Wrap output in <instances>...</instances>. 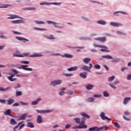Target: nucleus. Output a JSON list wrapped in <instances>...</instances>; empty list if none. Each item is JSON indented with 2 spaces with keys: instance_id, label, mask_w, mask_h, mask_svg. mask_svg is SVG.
Listing matches in <instances>:
<instances>
[{
  "instance_id": "20e7f679",
  "label": "nucleus",
  "mask_w": 131,
  "mask_h": 131,
  "mask_svg": "<svg viewBox=\"0 0 131 131\" xmlns=\"http://www.w3.org/2000/svg\"><path fill=\"white\" fill-rule=\"evenodd\" d=\"M27 67H28V65H23L20 66L19 68V69H23L24 70H26L27 71H32V70H33L32 68Z\"/></svg>"
},
{
  "instance_id": "7ed1b4c3",
  "label": "nucleus",
  "mask_w": 131,
  "mask_h": 131,
  "mask_svg": "<svg viewBox=\"0 0 131 131\" xmlns=\"http://www.w3.org/2000/svg\"><path fill=\"white\" fill-rule=\"evenodd\" d=\"M93 68V64L92 63H90L89 64V67L88 66H83L82 67V69L83 70H85V71H88L89 72H91V69Z\"/></svg>"
},
{
  "instance_id": "aec40b11",
  "label": "nucleus",
  "mask_w": 131,
  "mask_h": 131,
  "mask_svg": "<svg viewBox=\"0 0 131 131\" xmlns=\"http://www.w3.org/2000/svg\"><path fill=\"white\" fill-rule=\"evenodd\" d=\"M11 112H12V111L10 109L7 110L5 112L4 114L5 115H9V116H13L11 114Z\"/></svg>"
},
{
  "instance_id": "4468645a",
  "label": "nucleus",
  "mask_w": 131,
  "mask_h": 131,
  "mask_svg": "<svg viewBox=\"0 0 131 131\" xmlns=\"http://www.w3.org/2000/svg\"><path fill=\"white\" fill-rule=\"evenodd\" d=\"M79 76H80V77H82V78L85 79L86 78V77H88V73L86 72L80 73L79 74Z\"/></svg>"
},
{
  "instance_id": "bb28decb",
  "label": "nucleus",
  "mask_w": 131,
  "mask_h": 131,
  "mask_svg": "<svg viewBox=\"0 0 131 131\" xmlns=\"http://www.w3.org/2000/svg\"><path fill=\"white\" fill-rule=\"evenodd\" d=\"M85 88L86 90H92V89L94 88V85L88 84L85 86Z\"/></svg>"
},
{
  "instance_id": "a211bd4d",
  "label": "nucleus",
  "mask_w": 131,
  "mask_h": 131,
  "mask_svg": "<svg viewBox=\"0 0 131 131\" xmlns=\"http://www.w3.org/2000/svg\"><path fill=\"white\" fill-rule=\"evenodd\" d=\"M96 40H99V41H102V42H105L106 40V38L105 37H99L95 38Z\"/></svg>"
},
{
  "instance_id": "0e129e2a",
  "label": "nucleus",
  "mask_w": 131,
  "mask_h": 131,
  "mask_svg": "<svg viewBox=\"0 0 131 131\" xmlns=\"http://www.w3.org/2000/svg\"><path fill=\"white\" fill-rule=\"evenodd\" d=\"M65 76H73L72 74H64Z\"/></svg>"
},
{
  "instance_id": "6e6552de",
  "label": "nucleus",
  "mask_w": 131,
  "mask_h": 131,
  "mask_svg": "<svg viewBox=\"0 0 131 131\" xmlns=\"http://www.w3.org/2000/svg\"><path fill=\"white\" fill-rule=\"evenodd\" d=\"M110 25L114 27H119V26H122V25L119 23L111 22Z\"/></svg>"
},
{
  "instance_id": "37998d69",
  "label": "nucleus",
  "mask_w": 131,
  "mask_h": 131,
  "mask_svg": "<svg viewBox=\"0 0 131 131\" xmlns=\"http://www.w3.org/2000/svg\"><path fill=\"white\" fill-rule=\"evenodd\" d=\"M36 24H45V22L40 20H35Z\"/></svg>"
},
{
  "instance_id": "680f3d73",
  "label": "nucleus",
  "mask_w": 131,
  "mask_h": 131,
  "mask_svg": "<svg viewBox=\"0 0 131 131\" xmlns=\"http://www.w3.org/2000/svg\"><path fill=\"white\" fill-rule=\"evenodd\" d=\"M13 72H14L15 73V74H18V73H19V72H18V71L13 69L12 70Z\"/></svg>"
},
{
  "instance_id": "a18cd8bd",
  "label": "nucleus",
  "mask_w": 131,
  "mask_h": 131,
  "mask_svg": "<svg viewBox=\"0 0 131 131\" xmlns=\"http://www.w3.org/2000/svg\"><path fill=\"white\" fill-rule=\"evenodd\" d=\"M117 34H119V35H125V34L124 33H123L122 32L120 31H118L117 32Z\"/></svg>"
},
{
  "instance_id": "de8ad7c7",
  "label": "nucleus",
  "mask_w": 131,
  "mask_h": 131,
  "mask_svg": "<svg viewBox=\"0 0 131 131\" xmlns=\"http://www.w3.org/2000/svg\"><path fill=\"white\" fill-rule=\"evenodd\" d=\"M103 96L104 97H109V93L107 91H104L103 92Z\"/></svg>"
},
{
  "instance_id": "09e8293b",
  "label": "nucleus",
  "mask_w": 131,
  "mask_h": 131,
  "mask_svg": "<svg viewBox=\"0 0 131 131\" xmlns=\"http://www.w3.org/2000/svg\"><path fill=\"white\" fill-rule=\"evenodd\" d=\"M114 125H115V126H116V127H118V128H120V125H119V124H118V123H113Z\"/></svg>"
},
{
  "instance_id": "4c0bfd02",
  "label": "nucleus",
  "mask_w": 131,
  "mask_h": 131,
  "mask_svg": "<svg viewBox=\"0 0 131 131\" xmlns=\"http://www.w3.org/2000/svg\"><path fill=\"white\" fill-rule=\"evenodd\" d=\"M84 123H85V119H84V118H82V121L80 123V126H81V125H84Z\"/></svg>"
},
{
  "instance_id": "4d7b16f0",
  "label": "nucleus",
  "mask_w": 131,
  "mask_h": 131,
  "mask_svg": "<svg viewBox=\"0 0 131 131\" xmlns=\"http://www.w3.org/2000/svg\"><path fill=\"white\" fill-rule=\"evenodd\" d=\"M17 106H19V103L18 102L15 103L12 105V107H17Z\"/></svg>"
},
{
  "instance_id": "9b49d317",
  "label": "nucleus",
  "mask_w": 131,
  "mask_h": 131,
  "mask_svg": "<svg viewBox=\"0 0 131 131\" xmlns=\"http://www.w3.org/2000/svg\"><path fill=\"white\" fill-rule=\"evenodd\" d=\"M88 127V126L86 125H82L81 126H75L72 127V128L74 129H76L77 128H86Z\"/></svg>"
},
{
  "instance_id": "412c9836",
  "label": "nucleus",
  "mask_w": 131,
  "mask_h": 131,
  "mask_svg": "<svg viewBox=\"0 0 131 131\" xmlns=\"http://www.w3.org/2000/svg\"><path fill=\"white\" fill-rule=\"evenodd\" d=\"M91 59L90 58H85L83 59V62H84V63H85V64H89V63L91 62Z\"/></svg>"
},
{
  "instance_id": "72a5a7b5",
  "label": "nucleus",
  "mask_w": 131,
  "mask_h": 131,
  "mask_svg": "<svg viewBox=\"0 0 131 131\" xmlns=\"http://www.w3.org/2000/svg\"><path fill=\"white\" fill-rule=\"evenodd\" d=\"M40 6H51V3H48V2H43V3H40Z\"/></svg>"
},
{
  "instance_id": "0eeeda50",
  "label": "nucleus",
  "mask_w": 131,
  "mask_h": 131,
  "mask_svg": "<svg viewBox=\"0 0 131 131\" xmlns=\"http://www.w3.org/2000/svg\"><path fill=\"white\" fill-rule=\"evenodd\" d=\"M53 111V110H36V112L38 113L42 114V113H50Z\"/></svg>"
},
{
  "instance_id": "1a4fd4ad",
  "label": "nucleus",
  "mask_w": 131,
  "mask_h": 131,
  "mask_svg": "<svg viewBox=\"0 0 131 131\" xmlns=\"http://www.w3.org/2000/svg\"><path fill=\"white\" fill-rule=\"evenodd\" d=\"M11 23L13 24H21V23H25V21L22 19H18L16 20H12L11 21Z\"/></svg>"
},
{
  "instance_id": "dca6fc26",
  "label": "nucleus",
  "mask_w": 131,
  "mask_h": 131,
  "mask_svg": "<svg viewBox=\"0 0 131 131\" xmlns=\"http://www.w3.org/2000/svg\"><path fill=\"white\" fill-rule=\"evenodd\" d=\"M27 116V114H24L19 117L18 120H25V119H26Z\"/></svg>"
},
{
  "instance_id": "603ef678",
  "label": "nucleus",
  "mask_w": 131,
  "mask_h": 131,
  "mask_svg": "<svg viewBox=\"0 0 131 131\" xmlns=\"http://www.w3.org/2000/svg\"><path fill=\"white\" fill-rule=\"evenodd\" d=\"M94 98H101L102 97V95H99V94H95L94 95Z\"/></svg>"
},
{
  "instance_id": "393cba45",
  "label": "nucleus",
  "mask_w": 131,
  "mask_h": 131,
  "mask_svg": "<svg viewBox=\"0 0 131 131\" xmlns=\"http://www.w3.org/2000/svg\"><path fill=\"white\" fill-rule=\"evenodd\" d=\"M60 91H61V92L59 93V95L60 96H63L64 94H65V92H64V91H66V88H61L60 89Z\"/></svg>"
},
{
  "instance_id": "4be33fe9",
  "label": "nucleus",
  "mask_w": 131,
  "mask_h": 131,
  "mask_svg": "<svg viewBox=\"0 0 131 131\" xmlns=\"http://www.w3.org/2000/svg\"><path fill=\"white\" fill-rule=\"evenodd\" d=\"M78 69V67H73L70 68L68 69V71H75V70H77Z\"/></svg>"
},
{
  "instance_id": "8fccbe9b",
  "label": "nucleus",
  "mask_w": 131,
  "mask_h": 131,
  "mask_svg": "<svg viewBox=\"0 0 131 131\" xmlns=\"http://www.w3.org/2000/svg\"><path fill=\"white\" fill-rule=\"evenodd\" d=\"M123 118L125 119V120H126L127 121H130V118L128 117H125V116H123Z\"/></svg>"
},
{
  "instance_id": "cd10ccee",
  "label": "nucleus",
  "mask_w": 131,
  "mask_h": 131,
  "mask_svg": "<svg viewBox=\"0 0 131 131\" xmlns=\"http://www.w3.org/2000/svg\"><path fill=\"white\" fill-rule=\"evenodd\" d=\"M27 126H28V127H30L31 128H33V127H34V125H33V123L32 122H28Z\"/></svg>"
},
{
  "instance_id": "5fc2aeb1",
  "label": "nucleus",
  "mask_w": 131,
  "mask_h": 131,
  "mask_svg": "<svg viewBox=\"0 0 131 131\" xmlns=\"http://www.w3.org/2000/svg\"><path fill=\"white\" fill-rule=\"evenodd\" d=\"M6 102H7V101L6 100L0 99V102L2 103L3 104H6Z\"/></svg>"
},
{
  "instance_id": "39448f33",
  "label": "nucleus",
  "mask_w": 131,
  "mask_h": 131,
  "mask_svg": "<svg viewBox=\"0 0 131 131\" xmlns=\"http://www.w3.org/2000/svg\"><path fill=\"white\" fill-rule=\"evenodd\" d=\"M9 17H7V19H23L22 17L15 14H10L9 15Z\"/></svg>"
},
{
  "instance_id": "2f4dec72",
  "label": "nucleus",
  "mask_w": 131,
  "mask_h": 131,
  "mask_svg": "<svg viewBox=\"0 0 131 131\" xmlns=\"http://www.w3.org/2000/svg\"><path fill=\"white\" fill-rule=\"evenodd\" d=\"M102 58H104L105 59H113V57L109 55H103L102 56Z\"/></svg>"
},
{
  "instance_id": "f8f14e48",
  "label": "nucleus",
  "mask_w": 131,
  "mask_h": 131,
  "mask_svg": "<svg viewBox=\"0 0 131 131\" xmlns=\"http://www.w3.org/2000/svg\"><path fill=\"white\" fill-rule=\"evenodd\" d=\"M15 38L16 39H18V40L23 41L24 42H26V41H29V40L22 37H16Z\"/></svg>"
},
{
  "instance_id": "2eb2a0df",
  "label": "nucleus",
  "mask_w": 131,
  "mask_h": 131,
  "mask_svg": "<svg viewBox=\"0 0 131 131\" xmlns=\"http://www.w3.org/2000/svg\"><path fill=\"white\" fill-rule=\"evenodd\" d=\"M40 101H41V98H39L38 99H37V100L32 101L31 102V104L32 105H37L38 103H39V102H40Z\"/></svg>"
},
{
  "instance_id": "49530a36",
  "label": "nucleus",
  "mask_w": 131,
  "mask_h": 131,
  "mask_svg": "<svg viewBox=\"0 0 131 131\" xmlns=\"http://www.w3.org/2000/svg\"><path fill=\"white\" fill-rule=\"evenodd\" d=\"M94 68L95 69H101V66H100L99 64H95L94 66Z\"/></svg>"
},
{
  "instance_id": "774afa93",
  "label": "nucleus",
  "mask_w": 131,
  "mask_h": 131,
  "mask_svg": "<svg viewBox=\"0 0 131 131\" xmlns=\"http://www.w3.org/2000/svg\"><path fill=\"white\" fill-rule=\"evenodd\" d=\"M13 32L14 33V34H22V33L15 31H13Z\"/></svg>"
},
{
  "instance_id": "13d9d810",
  "label": "nucleus",
  "mask_w": 131,
  "mask_h": 131,
  "mask_svg": "<svg viewBox=\"0 0 131 131\" xmlns=\"http://www.w3.org/2000/svg\"><path fill=\"white\" fill-rule=\"evenodd\" d=\"M126 69H127V67H123L121 68V71H122V72H123V71L126 70Z\"/></svg>"
},
{
  "instance_id": "79ce46f5",
  "label": "nucleus",
  "mask_w": 131,
  "mask_h": 131,
  "mask_svg": "<svg viewBox=\"0 0 131 131\" xmlns=\"http://www.w3.org/2000/svg\"><path fill=\"white\" fill-rule=\"evenodd\" d=\"M114 78H115V76H113L112 77L108 78V81H113L114 80Z\"/></svg>"
},
{
  "instance_id": "c03bdc74",
  "label": "nucleus",
  "mask_w": 131,
  "mask_h": 131,
  "mask_svg": "<svg viewBox=\"0 0 131 131\" xmlns=\"http://www.w3.org/2000/svg\"><path fill=\"white\" fill-rule=\"evenodd\" d=\"M118 13H121L122 14H123L124 15H126V13L124 12H120V11H117L114 13V15L116 16V14H118Z\"/></svg>"
},
{
  "instance_id": "b1692460",
  "label": "nucleus",
  "mask_w": 131,
  "mask_h": 131,
  "mask_svg": "<svg viewBox=\"0 0 131 131\" xmlns=\"http://www.w3.org/2000/svg\"><path fill=\"white\" fill-rule=\"evenodd\" d=\"M81 115L83 116V117H85V118H87V119H90L91 118V116H89V115L85 114V113H82L81 114Z\"/></svg>"
},
{
  "instance_id": "69168bd1",
  "label": "nucleus",
  "mask_w": 131,
  "mask_h": 131,
  "mask_svg": "<svg viewBox=\"0 0 131 131\" xmlns=\"http://www.w3.org/2000/svg\"><path fill=\"white\" fill-rule=\"evenodd\" d=\"M127 79L128 80H130V79H131V75L129 74V75H127Z\"/></svg>"
},
{
  "instance_id": "bf43d9fd",
  "label": "nucleus",
  "mask_w": 131,
  "mask_h": 131,
  "mask_svg": "<svg viewBox=\"0 0 131 131\" xmlns=\"http://www.w3.org/2000/svg\"><path fill=\"white\" fill-rule=\"evenodd\" d=\"M0 38H2L3 39H7V37L6 36H5V35H0Z\"/></svg>"
},
{
  "instance_id": "e433bc0d",
  "label": "nucleus",
  "mask_w": 131,
  "mask_h": 131,
  "mask_svg": "<svg viewBox=\"0 0 131 131\" xmlns=\"http://www.w3.org/2000/svg\"><path fill=\"white\" fill-rule=\"evenodd\" d=\"M8 79L10 80V81H16L17 80V79L12 78V77L8 76Z\"/></svg>"
},
{
  "instance_id": "ea45409f",
  "label": "nucleus",
  "mask_w": 131,
  "mask_h": 131,
  "mask_svg": "<svg viewBox=\"0 0 131 131\" xmlns=\"http://www.w3.org/2000/svg\"><path fill=\"white\" fill-rule=\"evenodd\" d=\"M19 96H22V92L16 91V97H19Z\"/></svg>"
},
{
  "instance_id": "473e14b6",
  "label": "nucleus",
  "mask_w": 131,
  "mask_h": 131,
  "mask_svg": "<svg viewBox=\"0 0 131 131\" xmlns=\"http://www.w3.org/2000/svg\"><path fill=\"white\" fill-rule=\"evenodd\" d=\"M10 123L12 125H15V124H17V122H16V121H15V119H11L10 120Z\"/></svg>"
},
{
  "instance_id": "7c9ffc66",
  "label": "nucleus",
  "mask_w": 131,
  "mask_h": 131,
  "mask_svg": "<svg viewBox=\"0 0 131 131\" xmlns=\"http://www.w3.org/2000/svg\"><path fill=\"white\" fill-rule=\"evenodd\" d=\"M97 23L98 24H100L101 25H106V21H104V20H98L97 21Z\"/></svg>"
},
{
  "instance_id": "052dcab7",
  "label": "nucleus",
  "mask_w": 131,
  "mask_h": 131,
  "mask_svg": "<svg viewBox=\"0 0 131 131\" xmlns=\"http://www.w3.org/2000/svg\"><path fill=\"white\" fill-rule=\"evenodd\" d=\"M25 124H21V125L19 126L18 129H21V128H23V127H25Z\"/></svg>"
},
{
  "instance_id": "338daca9",
  "label": "nucleus",
  "mask_w": 131,
  "mask_h": 131,
  "mask_svg": "<svg viewBox=\"0 0 131 131\" xmlns=\"http://www.w3.org/2000/svg\"><path fill=\"white\" fill-rule=\"evenodd\" d=\"M67 93L68 95H73V91H68Z\"/></svg>"
},
{
  "instance_id": "f704fd0d",
  "label": "nucleus",
  "mask_w": 131,
  "mask_h": 131,
  "mask_svg": "<svg viewBox=\"0 0 131 131\" xmlns=\"http://www.w3.org/2000/svg\"><path fill=\"white\" fill-rule=\"evenodd\" d=\"M87 102H89L91 103V102H94L95 101V98L94 97H90L86 100Z\"/></svg>"
},
{
  "instance_id": "e2e57ef3",
  "label": "nucleus",
  "mask_w": 131,
  "mask_h": 131,
  "mask_svg": "<svg viewBox=\"0 0 131 131\" xmlns=\"http://www.w3.org/2000/svg\"><path fill=\"white\" fill-rule=\"evenodd\" d=\"M109 85H110V86H111V88H112L114 90H115V89H116V87L115 86L113 85V84H110Z\"/></svg>"
},
{
  "instance_id": "864d4df0",
  "label": "nucleus",
  "mask_w": 131,
  "mask_h": 131,
  "mask_svg": "<svg viewBox=\"0 0 131 131\" xmlns=\"http://www.w3.org/2000/svg\"><path fill=\"white\" fill-rule=\"evenodd\" d=\"M124 114H125V115L128 116L130 115V113H129V112H128V111H126L124 112Z\"/></svg>"
},
{
  "instance_id": "c756f323",
  "label": "nucleus",
  "mask_w": 131,
  "mask_h": 131,
  "mask_svg": "<svg viewBox=\"0 0 131 131\" xmlns=\"http://www.w3.org/2000/svg\"><path fill=\"white\" fill-rule=\"evenodd\" d=\"M45 37L48 38V39H56V38L54 37L52 35H50L49 36H44Z\"/></svg>"
},
{
  "instance_id": "f257e3e1",
  "label": "nucleus",
  "mask_w": 131,
  "mask_h": 131,
  "mask_svg": "<svg viewBox=\"0 0 131 131\" xmlns=\"http://www.w3.org/2000/svg\"><path fill=\"white\" fill-rule=\"evenodd\" d=\"M29 56L31 58H36V57H42V55L40 53H35L34 54H32L30 55V53H23V54H16L14 53L13 57H28Z\"/></svg>"
},
{
  "instance_id": "9d476101",
  "label": "nucleus",
  "mask_w": 131,
  "mask_h": 131,
  "mask_svg": "<svg viewBox=\"0 0 131 131\" xmlns=\"http://www.w3.org/2000/svg\"><path fill=\"white\" fill-rule=\"evenodd\" d=\"M47 23H48V24H53V25H55L54 27H56L57 28H63L62 27H59L58 26H56V24H58V23H57L56 22H54V21H50V20H47Z\"/></svg>"
},
{
  "instance_id": "f3484780",
  "label": "nucleus",
  "mask_w": 131,
  "mask_h": 131,
  "mask_svg": "<svg viewBox=\"0 0 131 131\" xmlns=\"http://www.w3.org/2000/svg\"><path fill=\"white\" fill-rule=\"evenodd\" d=\"M14 99L10 98L9 99L7 100V105H12V104H13V103H15Z\"/></svg>"
},
{
  "instance_id": "6e6d98bb",
  "label": "nucleus",
  "mask_w": 131,
  "mask_h": 131,
  "mask_svg": "<svg viewBox=\"0 0 131 131\" xmlns=\"http://www.w3.org/2000/svg\"><path fill=\"white\" fill-rule=\"evenodd\" d=\"M21 63L22 64H29V61H21Z\"/></svg>"
},
{
  "instance_id": "a19ab883",
  "label": "nucleus",
  "mask_w": 131,
  "mask_h": 131,
  "mask_svg": "<svg viewBox=\"0 0 131 131\" xmlns=\"http://www.w3.org/2000/svg\"><path fill=\"white\" fill-rule=\"evenodd\" d=\"M9 89V87H7L6 89L2 87H0V91H1V92H6V91H8Z\"/></svg>"
},
{
  "instance_id": "5701e85b",
  "label": "nucleus",
  "mask_w": 131,
  "mask_h": 131,
  "mask_svg": "<svg viewBox=\"0 0 131 131\" xmlns=\"http://www.w3.org/2000/svg\"><path fill=\"white\" fill-rule=\"evenodd\" d=\"M94 47H96L97 48H103V49H106L107 50V49H108V48H107L106 46H100V45H98L96 43H94L93 45Z\"/></svg>"
},
{
  "instance_id": "f03ea898",
  "label": "nucleus",
  "mask_w": 131,
  "mask_h": 131,
  "mask_svg": "<svg viewBox=\"0 0 131 131\" xmlns=\"http://www.w3.org/2000/svg\"><path fill=\"white\" fill-rule=\"evenodd\" d=\"M62 82H63L62 80H55L52 81L50 83V84L53 86H56V85H59V84H61Z\"/></svg>"
},
{
  "instance_id": "c9c22d12",
  "label": "nucleus",
  "mask_w": 131,
  "mask_h": 131,
  "mask_svg": "<svg viewBox=\"0 0 131 131\" xmlns=\"http://www.w3.org/2000/svg\"><path fill=\"white\" fill-rule=\"evenodd\" d=\"M8 79L10 80V81H16L17 80V79L12 78V77L8 76Z\"/></svg>"
},
{
  "instance_id": "ddd939ff",
  "label": "nucleus",
  "mask_w": 131,
  "mask_h": 131,
  "mask_svg": "<svg viewBox=\"0 0 131 131\" xmlns=\"http://www.w3.org/2000/svg\"><path fill=\"white\" fill-rule=\"evenodd\" d=\"M130 100H131L130 97H125L124 99L123 103L124 104V105H127V103H128V102H129V101H130Z\"/></svg>"
},
{
  "instance_id": "6ab92c4d",
  "label": "nucleus",
  "mask_w": 131,
  "mask_h": 131,
  "mask_svg": "<svg viewBox=\"0 0 131 131\" xmlns=\"http://www.w3.org/2000/svg\"><path fill=\"white\" fill-rule=\"evenodd\" d=\"M37 122L38 123H41L42 122V117L40 115H38L37 118Z\"/></svg>"
},
{
  "instance_id": "58836bf2",
  "label": "nucleus",
  "mask_w": 131,
  "mask_h": 131,
  "mask_svg": "<svg viewBox=\"0 0 131 131\" xmlns=\"http://www.w3.org/2000/svg\"><path fill=\"white\" fill-rule=\"evenodd\" d=\"M74 120H75L76 123H80V119L79 118H76L74 119Z\"/></svg>"
},
{
  "instance_id": "c85d7f7f",
  "label": "nucleus",
  "mask_w": 131,
  "mask_h": 131,
  "mask_svg": "<svg viewBox=\"0 0 131 131\" xmlns=\"http://www.w3.org/2000/svg\"><path fill=\"white\" fill-rule=\"evenodd\" d=\"M23 122H24V121H22V122H20L18 123V124L15 127H14L13 130L14 131H17L16 129H17V128H18V127H19V126H20V125L22 124V123H23Z\"/></svg>"
},
{
  "instance_id": "a878e982",
  "label": "nucleus",
  "mask_w": 131,
  "mask_h": 131,
  "mask_svg": "<svg viewBox=\"0 0 131 131\" xmlns=\"http://www.w3.org/2000/svg\"><path fill=\"white\" fill-rule=\"evenodd\" d=\"M61 57H65V58H72L73 56L71 54H64L63 55H61Z\"/></svg>"
},
{
  "instance_id": "3c124183",
  "label": "nucleus",
  "mask_w": 131,
  "mask_h": 131,
  "mask_svg": "<svg viewBox=\"0 0 131 131\" xmlns=\"http://www.w3.org/2000/svg\"><path fill=\"white\" fill-rule=\"evenodd\" d=\"M120 61V59L118 58H114L113 60H112V62H119Z\"/></svg>"
},
{
  "instance_id": "423d86ee",
  "label": "nucleus",
  "mask_w": 131,
  "mask_h": 131,
  "mask_svg": "<svg viewBox=\"0 0 131 131\" xmlns=\"http://www.w3.org/2000/svg\"><path fill=\"white\" fill-rule=\"evenodd\" d=\"M100 117L102 120H111V119L108 118L107 117L105 116V113L101 112L100 114Z\"/></svg>"
}]
</instances>
